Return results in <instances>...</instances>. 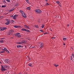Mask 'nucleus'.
<instances>
[{
    "mask_svg": "<svg viewBox=\"0 0 74 74\" xmlns=\"http://www.w3.org/2000/svg\"><path fill=\"white\" fill-rule=\"evenodd\" d=\"M20 12L21 13L23 17H24V18H25L27 17L26 16V15L25 14V12H23L22 10H20Z\"/></svg>",
    "mask_w": 74,
    "mask_h": 74,
    "instance_id": "1",
    "label": "nucleus"
},
{
    "mask_svg": "<svg viewBox=\"0 0 74 74\" xmlns=\"http://www.w3.org/2000/svg\"><path fill=\"white\" fill-rule=\"evenodd\" d=\"M35 12H38V13H39V14H41L42 12L40 10H37L36 9L35 10Z\"/></svg>",
    "mask_w": 74,
    "mask_h": 74,
    "instance_id": "2",
    "label": "nucleus"
},
{
    "mask_svg": "<svg viewBox=\"0 0 74 74\" xmlns=\"http://www.w3.org/2000/svg\"><path fill=\"white\" fill-rule=\"evenodd\" d=\"M13 33H14V30H11L9 31V35H11Z\"/></svg>",
    "mask_w": 74,
    "mask_h": 74,
    "instance_id": "3",
    "label": "nucleus"
},
{
    "mask_svg": "<svg viewBox=\"0 0 74 74\" xmlns=\"http://www.w3.org/2000/svg\"><path fill=\"white\" fill-rule=\"evenodd\" d=\"M5 70H6V69L4 68V67L3 66V65H2L1 69V71H5Z\"/></svg>",
    "mask_w": 74,
    "mask_h": 74,
    "instance_id": "4",
    "label": "nucleus"
},
{
    "mask_svg": "<svg viewBox=\"0 0 74 74\" xmlns=\"http://www.w3.org/2000/svg\"><path fill=\"white\" fill-rule=\"evenodd\" d=\"M10 62V60L7 59L5 61V63H8Z\"/></svg>",
    "mask_w": 74,
    "mask_h": 74,
    "instance_id": "5",
    "label": "nucleus"
},
{
    "mask_svg": "<svg viewBox=\"0 0 74 74\" xmlns=\"http://www.w3.org/2000/svg\"><path fill=\"white\" fill-rule=\"evenodd\" d=\"M24 27H25V29H29V26L25 25H24Z\"/></svg>",
    "mask_w": 74,
    "mask_h": 74,
    "instance_id": "6",
    "label": "nucleus"
},
{
    "mask_svg": "<svg viewBox=\"0 0 74 74\" xmlns=\"http://www.w3.org/2000/svg\"><path fill=\"white\" fill-rule=\"evenodd\" d=\"M17 16H18V15H14V17L13 18V19L16 20V18Z\"/></svg>",
    "mask_w": 74,
    "mask_h": 74,
    "instance_id": "7",
    "label": "nucleus"
},
{
    "mask_svg": "<svg viewBox=\"0 0 74 74\" xmlns=\"http://www.w3.org/2000/svg\"><path fill=\"white\" fill-rule=\"evenodd\" d=\"M14 27L15 28H18V27H20V28L21 27V26H17V25H14Z\"/></svg>",
    "mask_w": 74,
    "mask_h": 74,
    "instance_id": "8",
    "label": "nucleus"
},
{
    "mask_svg": "<svg viewBox=\"0 0 74 74\" xmlns=\"http://www.w3.org/2000/svg\"><path fill=\"white\" fill-rule=\"evenodd\" d=\"M10 23V20L9 21H7V22L5 23V24L7 25H9Z\"/></svg>",
    "mask_w": 74,
    "mask_h": 74,
    "instance_id": "9",
    "label": "nucleus"
},
{
    "mask_svg": "<svg viewBox=\"0 0 74 74\" xmlns=\"http://www.w3.org/2000/svg\"><path fill=\"white\" fill-rule=\"evenodd\" d=\"M21 47H22V46L21 45H18L17 46V48H21Z\"/></svg>",
    "mask_w": 74,
    "mask_h": 74,
    "instance_id": "10",
    "label": "nucleus"
},
{
    "mask_svg": "<svg viewBox=\"0 0 74 74\" xmlns=\"http://www.w3.org/2000/svg\"><path fill=\"white\" fill-rule=\"evenodd\" d=\"M19 34H20L19 33H17L15 34V36L17 37Z\"/></svg>",
    "mask_w": 74,
    "mask_h": 74,
    "instance_id": "11",
    "label": "nucleus"
},
{
    "mask_svg": "<svg viewBox=\"0 0 74 74\" xmlns=\"http://www.w3.org/2000/svg\"><path fill=\"white\" fill-rule=\"evenodd\" d=\"M27 42V41H26L25 40H22L21 42H22V44H23V43L24 42Z\"/></svg>",
    "mask_w": 74,
    "mask_h": 74,
    "instance_id": "12",
    "label": "nucleus"
},
{
    "mask_svg": "<svg viewBox=\"0 0 74 74\" xmlns=\"http://www.w3.org/2000/svg\"><path fill=\"white\" fill-rule=\"evenodd\" d=\"M6 29V27H2V30H5Z\"/></svg>",
    "mask_w": 74,
    "mask_h": 74,
    "instance_id": "13",
    "label": "nucleus"
},
{
    "mask_svg": "<svg viewBox=\"0 0 74 74\" xmlns=\"http://www.w3.org/2000/svg\"><path fill=\"white\" fill-rule=\"evenodd\" d=\"M56 3H57V4H60V3L59 1H56Z\"/></svg>",
    "mask_w": 74,
    "mask_h": 74,
    "instance_id": "14",
    "label": "nucleus"
},
{
    "mask_svg": "<svg viewBox=\"0 0 74 74\" xmlns=\"http://www.w3.org/2000/svg\"><path fill=\"white\" fill-rule=\"evenodd\" d=\"M27 10H30V7H28L27 8Z\"/></svg>",
    "mask_w": 74,
    "mask_h": 74,
    "instance_id": "15",
    "label": "nucleus"
},
{
    "mask_svg": "<svg viewBox=\"0 0 74 74\" xmlns=\"http://www.w3.org/2000/svg\"><path fill=\"white\" fill-rule=\"evenodd\" d=\"M17 44H22V42H18L17 43Z\"/></svg>",
    "mask_w": 74,
    "mask_h": 74,
    "instance_id": "16",
    "label": "nucleus"
},
{
    "mask_svg": "<svg viewBox=\"0 0 74 74\" xmlns=\"http://www.w3.org/2000/svg\"><path fill=\"white\" fill-rule=\"evenodd\" d=\"M3 67L4 68H5V69H6L7 67H8V66H7L6 65H4Z\"/></svg>",
    "mask_w": 74,
    "mask_h": 74,
    "instance_id": "17",
    "label": "nucleus"
},
{
    "mask_svg": "<svg viewBox=\"0 0 74 74\" xmlns=\"http://www.w3.org/2000/svg\"><path fill=\"white\" fill-rule=\"evenodd\" d=\"M3 30V27H0V31H2Z\"/></svg>",
    "mask_w": 74,
    "mask_h": 74,
    "instance_id": "18",
    "label": "nucleus"
},
{
    "mask_svg": "<svg viewBox=\"0 0 74 74\" xmlns=\"http://www.w3.org/2000/svg\"><path fill=\"white\" fill-rule=\"evenodd\" d=\"M6 7V5H4L2 6V8L5 7Z\"/></svg>",
    "mask_w": 74,
    "mask_h": 74,
    "instance_id": "19",
    "label": "nucleus"
},
{
    "mask_svg": "<svg viewBox=\"0 0 74 74\" xmlns=\"http://www.w3.org/2000/svg\"><path fill=\"white\" fill-rule=\"evenodd\" d=\"M26 2H27V3H28V4H30V2H29V1H28V0H26Z\"/></svg>",
    "mask_w": 74,
    "mask_h": 74,
    "instance_id": "20",
    "label": "nucleus"
},
{
    "mask_svg": "<svg viewBox=\"0 0 74 74\" xmlns=\"http://www.w3.org/2000/svg\"><path fill=\"white\" fill-rule=\"evenodd\" d=\"M25 31L27 32H30V31L28 29H26Z\"/></svg>",
    "mask_w": 74,
    "mask_h": 74,
    "instance_id": "21",
    "label": "nucleus"
},
{
    "mask_svg": "<svg viewBox=\"0 0 74 74\" xmlns=\"http://www.w3.org/2000/svg\"><path fill=\"white\" fill-rule=\"evenodd\" d=\"M30 48H35V47L34 46H31L30 47Z\"/></svg>",
    "mask_w": 74,
    "mask_h": 74,
    "instance_id": "22",
    "label": "nucleus"
},
{
    "mask_svg": "<svg viewBox=\"0 0 74 74\" xmlns=\"http://www.w3.org/2000/svg\"><path fill=\"white\" fill-rule=\"evenodd\" d=\"M26 29H22V30L23 31H26Z\"/></svg>",
    "mask_w": 74,
    "mask_h": 74,
    "instance_id": "23",
    "label": "nucleus"
},
{
    "mask_svg": "<svg viewBox=\"0 0 74 74\" xmlns=\"http://www.w3.org/2000/svg\"><path fill=\"white\" fill-rule=\"evenodd\" d=\"M28 65L29 66H30L31 67H32V64H28Z\"/></svg>",
    "mask_w": 74,
    "mask_h": 74,
    "instance_id": "24",
    "label": "nucleus"
},
{
    "mask_svg": "<svg viewBox=\"0 0 74 74\" xmlns=\"http://www.w3.org/2000/svg\"><path fill=\"white\" fill-rule=\"evenodd\" d=\"M34 27H37V28H38V26L37 25H34Z\"/></svg>",
    "mask_w": 74,
    "mask_h": 74,
    "instance_id": "25",
    "label": "nucleus"
},
{
    "mask_svg": "<svg viewBox=\"0 0 74 74\" xmlns=\"http://www.w3.org/2000/svg\"><path fill=\"white\" fill-rule=\"evenodd\" d=\"M4 42V41L3 40H1L0 41V43H3Z\"/></svg>",
    "mask_w": 74,
    "mask_h": 74,
    "instance_id": "26",
    "label": "nucleus"
},
{
    "mask_svg": "<svg viewBox=\"0 0 74 74\" xmlns=\"http://www.w3.org/2000/svg\"><path fill=\"white\" fill-rule=\"evenodd\" d=\"M63 40H64V41H66V40H67L66 39V38H63Z\"/></svg>",
    "mask_w": 74,
    "mask_h": 74,
    "instance_id": "27",
    "label": "nucleus"
},
{
    "mask_svg": "<svg viewBox=\"0 0 74 74\" xmlns=\"http://www.w3.org/2000/svg\"><path fill=\"white\" fill-rule=\"evenodd\" d=\"M72 56L73 57L74 59H73V61H74V55L73 54H72Z\"/></svg>",
    "mask_w": 74,
    "mask_h": 74,
    "instance_id": "28",
    "label": "nucleus"
},
{
    "mask_svg": "<svg viewBox=\"0 0 74 74\" xmlns=\"http://www.w3.org/2000/svg\"><path fill=\"white\" fill-rule=\"evenodd\" d=\"M4 49L5 50V51H6L7 50V49L6 48H4Z\"/></svg>",
    "mask_w": 74,
    "mask_h": 74,
    "instance_id": "29",
    "label": "nucleus"
},
{
    "mask_svg": "<svg viewBox=\"0 0 74 74\" xmlns=\"http://www.w3.org/2000/svg\"><path fill=\"white\" fill-rule=\"evenodd\" d=\"M71 60H73V57L72 56H71Z\"/></svg>",
    "mask_w": 74,
    "mask_h": 74,
    "instance_id": "30",
    "label": "nucleus"
},
{
    "mask_svg": "<svg viewBox=\"0 0 74 74\" xmlns=\"http://www.w3.org/2000/svg\"><path fill=\"white\" fill-rule=\"evenodd\" d=\"M14 10H10L9 11V12H11V11H13Z\"/></svg>",
    "mask_w": 74,
    "mask_h": 74,
    "instance_id": "31",
    "label": "nucleus"
},
{
    "mask_svg": "<svg viewBox=\"0 0 74 74\" xmlns=\"http://www.w3.org/2000/svg\"><path fill=\"white\" fill-rule=\"evenodd\" d=\"M6 51L7 52V53H10V51H9L8 50H7Z\"/></svg>",
    "mask_w": 74,
    "mask_h": 74,
    "instance_id": "32",
    "label": "nucleus"
},
{
    "mask_svg": "<svg viewBox=\"0 0 74 74\" xmlns=\"http://www.w3.org/2000/svg\"><path fill=\"white\" fill-rule=\"evenodd\" d=\"M4 52V51H1L0 52V53H3Z\"/></svg>",
    "mask_w": 74,
    "mask_h": 74,
    "instance_id": "33",
    "label": "nucleus"
},
{
    "mask_svg": "<svg viewBox=\"0 0 74 74\" xmlns=\"http://www.w3.org/2000/svg\"><path fill=\"white\" fill-rule=\"evenodd\" d=\"M10 0H7V1L8 3H10Z\"/></svg>",
    "mask_w": 74,
    "mask_h": 74,
    "instance_id": "34",
    "label": "nucleus"
},
{
    "mask_svg": "<svg viewBox=\"0 0 74 74\" xmlns=\"http://www.w3.org/2000/svg\"><path fill=\"white\" fill-rule=\"evenodd\" d=\"M5 21H9V20L8 19H5Z\"/></svg>",
    "mask_w": 74,
    "mask_h": 74,
    "instance_id": "35",
    "label": "nucleus"
},
{
    "mask_svg": "<svg viewBox=\"0 0 74 74\" xmlns=\"http://www.w3.org/2000/svg\"><path fill=\"white\" fill-rule=\"evenodd\" d=\"M21 37V35H19L17 37Z\"/></svg>",
    "mask_w": 74,
    "mask_h": 74,
    "instance_id": "36",
    "label": "nucleus"
},
{
    "mask_svg": "<svg viewBox=\"0 0 74 74\" xmlns=\"http://www.w3.org/2000/svg\"><path fill=\"white\" fill-rule=\"evenodd\" d=\"M44 25H42V26L41 27L42 28H44Z\"/></svg>",
    "mask_w": 74,
    "mask_h": 74,
    "instance_id": "37",
    "label": "nucleus"
},
{
    "mask_svg": "<svg viewBox=\"0 0 74 74\" xmlns=\"http://www.w3.org/2000/svg\"><path fill=\"white\" fill-rule=\"evenodd\" d=\"M53 65L54 66H55V67H56V64H54Z\"/></svg>",
    "mask_w": 74,
    "mask_h": 74,
    "instance_id": "38",
    "label": "nucleus"
},
{
    "mask_svg": "<svg viewBox=\"0 0 74 74\" xmlns=\"http://www.w3.org/2000/svg\"><path fill=\"white\" fill-rule=\"evenodd\" d=\"M46 5H49V4L48 3H47L46 4Z\"/></svg>",
    "mask_w": 74,
    "mask_h": 74,
    "instance_id": "39",
    "label": "nucleus"
},
{
    "mask_svg": "<svg viewBox=\"0 0 74 74\" xmlns=\"http://www.w3.org/2000/svg\"><path fill=\"white\" fill-rule=\"evenodd\" d=\"M12 22H15L14 20H12Z\"/></svg>",
    "mask_w": 74,
    "mask_h": 74,
    "instance_id": "40",
    "label": "nucleus"
},
{
    "mask_svg": "<svg viewBox=\"0 0 74 74\" xmlns=\"http://www.w3.org/2000/svg\"><path fill=\"white\" fill-rule=\"evenodd\" d=\"M2 51H5V50H4V49H2Z\"/></svg>",
    "mask_w": 74,
    "mask_h": 74,
    "instance_id": "41",
    "label": "nucleus"
},
{
    "mask_svg": "<svg viewBox=\"0 0 74 74\" xmlns=\"http://www.w3.org/2000/svg\"><path fill=\"white\" fill-rule=\"evenodd\" d=\"M58 66H59V65L58 64L56 65V67H58Z\"/></svg>",
    "mask_w": 74,
    "mask_h": 74,
    "instance_id": "42",
    "label": "nucleus"
},
{
    "mask_svg": "<svg viewBox=\"0 0 74 74\" xmlns=\"http://www.w3.org/2000/svg\"><path fill=\"white\" fill-rule=\"evenodd\" d=\"M40 32H43V31L42 30H40Z\"/></svg>",
    "mask_w": 74,
    "mask_h": 74,
    "instance_id": "43",
    "label": "nucleus"
},
{
    "mask_svg": "<svg viewBox=\"0 0 74 74\" xmlns=\"http://www.w3.org/2000/svg\"><path fill=\"white\" fill-rule=\"evenodd\" d=\"M53 38V39H55V37H54L53 38Z\"/></svg>",
    "mask_w": 74,
    "mask_h": 74,
    "instance_id": "44",
    "label": "nucleus"
},
{
    "mask_svg": "<svg viewBox=\"0 0 74 74\" xmlns=\"http://www.w3.org/2000/svg\"><path fill=\"white\" fill-rule=\"evenodd\" d=\"M69 24H68L67 25V27H69Z\"/></svg>",
    "mask_w": 74,
    "mask_h": 74,
    "instance_id": "45",
    "label": "nucleus"
},
{
    "mask_svg": "<svg viewBox=\"0 0 74 74\" xmlns=\"http://www.w3.org/2000/svg\"><path fill=\"white\" fill-rule=\"evenodd\" d=\"M47 33H45L44 34H47Z\"/></svg>",
    "mask_w": 74,
    "mask_h": 74,
    "instance_id": "46",
    "label": "nucleus"
},
{
    "mask_svg": "<svg viewBox=\"0 0 74 74\" xmlns=\"http://www.w3.org/2000/svg\"><path fill=\"white\" fill-rule=\"evenodd\" d=\"M3 3H5V1H4Z\"/></svg>",
    "mask_w": 74,
    "mask_h": 74,
    "instance_id": "47",
    "label": "nucleus"
},
{
    "mask_svg": "<svg viewBox=\"0 0 74 74\" xmlns=\"http://www.w3.org/2000/svg\"><path fill=\"white\" fill-rule=\"evenodd\" d=\"M66 45V44L65 43H64V45Z\"/></svg>",
    "mask_w": 74,
    "mask_h": 74,
    "instance_id": "48",
    "label": "nucleus"
},
{
    "mask_svg": "<svg viewBox=\"0 0 74 74\" xmlns=\"http://www.w3.org/2000/svg\"><path fill=\"white\" fill-rule=\"evenodd\" d=\"M49 30H51V31H52V29H50Z\"/></svg>",
    "mask_w": 74,
    "mask_h": 74,
    "instance_id": "49",
    "label": "nucleus"
},
{
    "mask_svg": "<svg viewBox=\"0 0 74 74\" xmlns=\"http://www.w3.org/2000/svg\"><path fill=\"white\" fill-rule=\"evenodd\" d=\"M41 47H42V44H41Z\"/></svg>",
    "mask_w": 74,
    "mask_h": 74,
    "instance_id": "50",
    "label": "nucleus"
},
{
    "mask_svg": "<svg viewBox=\"0 0 74 74\" xmlns=\"http://www.w3.org/2000/svg\"><path fill=\"white\" fill-rule=\"evenodd\" d=\"M71 48L72 49H73V47H72Z\"/></svg>",
    "mask_w": 74,
    "mask_h": 74,
    "instance_id": "51",
    "label": "nucleus"
},
{
    "mask_svg": "<svg viewBox=\"0 0 74 74\" xmlns=\"http://www.w3.org/2000/svg\"><path fill=\"white\" fill-rule=\"evenodd\" d=\"M19 35H20L19 34L18 35V36H17V37L18 36H19Z\"/></svg>",
    "mask_w": 74,
    "mask_h": 74,
    "instance_id": "52",
    "label": "nucleus"
},
{
    "mask_svg": "<svg viewBox=\"0 0 74 74\" xmlns=\"http://www.w3.org/2000/svg\"><path fill=\"white\" fill-rule=\"evenodd\" d=\"M0 63L1 64V62H0Z\"/></svg>",
    "mask_w": 74,
    "mask_h": 74,
    "instance_id": "53",
    "label": "nucleus"
},
{
    "mask_svg": "<svg viewBox=\"0 0 74 74\" xmlns=\"http://www.w3.org/2000/svg\"><path fill=\"white\" fill-rule=\"evenodd\" d=\"M59 5L60 6V7H61V5Z\"/></svg>",
    "mask_w": 74,
    "mask_h": 74,
    "instance_id": "54",
    "label": "nucleus"
},
{
    "mask_svg": "<svg viewBox=\"0 0 74 74\" xmlns=\"http://www.w3.org/2000/svg\"><path fill=\"white\" fill-rule=\"evenodd\" d=\"M18 74H21V73H19Z\"/></svg>",
    "mask_w": 74,
    "mask_h": 74,
    "instance_id": "55",
    "label": "nucleus"
},
{
    "mask_svg": "<svg viewBox=\"0 0 74 74\" xmlns=\"http://www.w3.org/2000/svg\"><path fill=\"white\" fill-rule=\"evenodd\" d=\"M11 16V17H12L13 16Z\"/></svg>",
    "mask_w": 74,
    "mask_h": 74,
    "instance_id": "56",
    "label": "nucleus"
},
{
    "mask_svg": "<svg viewBox=\"0 0 74 74\" xmlns=\"http://www.w3.org/2000/svg\"><path fill=\"white\" fill-rule=\"evenodd\" d=\"M48 0H45L46 1H47Z\"/></svg>",
    "mask_w": 74,
    "mask_h": 74,
    "instance_id": "57",
    "label": "nucleus"
},
{
    "mask_svg": "<svg viewBox=\"0 0 74 74\" xmlns=\"http://www.w3.org/2000/svg\"><path fill=\"white\" fill-rule=\"evenodd\" d=\"M1 6H0V7H1Z\"/></svg>",
    "mask_w": 74,
    "mask_h": 74,
    "instance_id": "58",
    "label": "nucleus"
}]
</instances>
